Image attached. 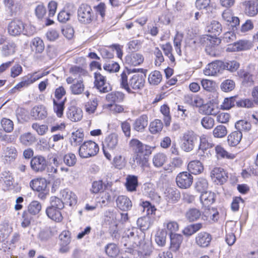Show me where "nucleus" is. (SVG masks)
I'll return each instance as SVG.
<instances>
[{"label": "nucleus", "mask_w": 258, "mask_h": 258, "mask_svg": "<svg viewBox=\"0 0 258 258\" xmlns=\"http://www.w3.org/2000/svg\"><path fill=\"white\" fill-rule=\"evenodd\" d=\"M145 76L142 74H132L128 70H124L120 74L119 79L121 87L128 93H133L132 90L141 89L145 84Z\"/></svg>", "instance_id": "1"}, {"label": "nucleus", "mask_w": 258, "mask_h": 258, "mask_svg": "<svg viewBox=\"0 0 258 258\" xmlns=\"http://www.w3.org/2000/svg\"><path fill=\"white\" fill-rule=\"evenodd\" d=\"M181 149L186 152L191 151L198 141V135L192 131H187L183 134L181 139Z\"/></svg>", "instance_id": "2"}, {"label": "nucleus", "mask_w": 258, "mask_h": 258, "mask_svg": "<svg viewBox=\"0 0 258 258\" xmlns=\"http://www.w3.org/2000/svg\"><path fill=\"white\" fill-rule=\"evenodd\" d=\"M78 21L84 24L90 23L94 19V13L90 6L87 4H81L77 11Z\"/></svg>", "instance_id": "3"}, {"label": "nucleus", "mask_w": 258, "mask_h": 258, "mask_svg": "<svg viewBox=\"0 0 258 258\" xmlns=\"http://www.w3.org/2000/svg\"><path fill=\"white\" fill-rule=\"evenodd\" d=\"M99 151L98 145L92 141L84 142L79 148V153L82 158L94 156Z\"/></svg>", "instance_id": "4"}, {"label": "nucleus", "mask_w": 258, "mask_h": 258, "mask_svg": "<svg viewBox=\"0 0 258 258\" xmlns=\"http://www.w3.org/2000/svg\"><path fill=\"white\" fill-rule=\"evenodd\" d=\"M8 31L10 34L13 36L19 35L21 33L28 36L33 34V32H28L23 23L19 20H14L10 22L8 27Z\"/></svg>", "instance_id": "5"}, {"label": "nucleus", "mask_w": 258, "mask_h": 258, "mask_svg": "<svg viewBox=\"0 0 258 258\" xmlns=\"http://www.w3.org/2000/svg\"><path fill=\"white\" fill-rule=\"evenodd\" d=\"M94 86L101 93H107L111 90L109 84L106 82L105 77L100 73H94Z\"/></svg>", "instance_id": "6"}, {"label": "nucleus", "mask_w": 258, "mask_h": 258, "mask_svg": "<svg viewBox=\"0 0 258 258\" xmlns=\"http://www.w3.org/2000/svg\"><path fill=\"white\" fill-rule=\"evenodd\" d=\"M47 161L45 158L41 155L33 157L30 162L32 170L36 173L43 172L47 167Z\"/></svg>", "instance_id": "7"}, {"label": "nucleus", "mask_w": 258, "mask_h": 258, "mask_svg": "<svg viewBox=\"0 0 258 258\" xmlns=\"http://www.w3.org/2000/svg\"><path fill=\"white\" fill-rule=\"evenodd\" d=\"M210 176L212 181L217 184H222L228 178L227 173L221 167H214L211 171Z\"/></svg>", "instance_id": "8"}, {"label": "nucleus", "mask_w": 258, "mask_h": 258, "mask_svg": "<svg viewBox=\"0 0 258 258\" xmlns=\"http://www.w3.org/2000/svg\"><path fill=\"white\" fill-rule=\"evenodd\" d=\"M177 186L180 188H187L192 183V176L187 172H182L179 173L176 177Z\"/></svg>", "instance_id": "9"}, {"label": "nucleus", "mask_w": 258, "mask_h": 258, "mask_svg": "<svg viewBox=\"0 0 258 258\" xmlns=\"http://www.w3.org/2000/svg\"><path fill=\"white\" fill-rule=\"evenodd\" d=\"M212 235L207 232H201L196 237V243L201 247H207L209 246L212 240Z\"/></svg>", "instance_id": "10"}, {"label": "nucleus", "mask_w": 258, "mask_h": 258, "mask_svg": "<svg viewBox=\"0 0 258 258\" xmlns=\"http://www.w3.org/2000/svg\"><path fill=\"white\" fill-rule=\"evenodd\" d=\"M60 195L64 204L72 206L75 205L77 202L76 195L68 189H64L60 191Z\"/></svg>", "instance_id": "11"}, {"label": "nucleus", "mask_w": 258, "mask_h": 258, "mask_svg": "<svg viewBox=\"0 0 258 258\" xmlns=\"http://www.w3.org/2000/svg\"><path fill=\"white\" fill-rule=\"evenodd\" d=\"M117 207L120 210L127 211L132 207L131 200L125 196H119L116 199Z\"/></svg>", "instance_id": "12"}, {"label": "nucleus", "mask_w": 258, "mask_h": 258, "mask_svg": "<svg viewBox=\"0 0 258 258\" xmlns=\"http://www.w3.org/2000/svg\"><path fill=\"white\" fill-rule=\"evenodd\" d=\"M251 47L250 42L247 40H240L233 44L228 45L227 48L228 51H241L248 49Z\"/></svg>", "instance_id": "13"}, {"label": "nucleus", "mask_w": 258, "mask_h": 258, "mask_svg": "<svg viewBox=\"0 0 258 258\" xmlns=\"http://www.w3.org/2000/svg\"><path fill=\"white\" fill-rule=\"evenodd\" d=\"M219 218V214L217 209L214 208L206 209L203 212L202 219L210 222H215Z\"/></svg>", "instance_id": "14"}, {"label": "nucleus", "mask_w": 258, "mask_h": 258, "mask_svg": "<svg viewBox=\"0 0 258 258\" xmlns=\"http://www.w3.org/2000/svg\"><path fill=\"white\" fill-rule=\"evenodd\" d=\"M47 112L42 105L34 106L31 111V115L36 120L43 119L47 116Z\"/></svg>", "instance_id": "15"}, {"label": "nucleus", "mask_w": 258, "mask_h": 258, "mask_svg": "<svg viewBox=\"0 0 258 258\" xmlns=\"http://www.w3.org/2000/svg\"><path fill=\"white\" fill-rule=\"evenodd\" d=\"M222 19L225 22L229 23L231 27H236L239 24V18L233 16L231 10L226 9L224 10L222 14Z\"/></svg>", "instance_id": "16"}, {"label": "nucleus", "mask_w": 258, "mask_h": 258, "mask_svg": "<svg viewBox=\"0 0 258 258\" xmlns=\"http://www.w3.org/2000/svg\"><path fill=\"white\" fill-rule=\"evenodd\" d=\"M47 184V181L43 178L33 179L30 182V185L33 190L39 192L45 191Z\"/></svg>", "instance_id": "17"}, {"label": "nucleus", "mask_w": 258, "mask_h": 258, "mask_svg": "<svg viewBox=\"0 0 258 258\" xmlns=\"http://www.w3.org/2000/svg\"><path fill=\"white\" fill-rule=\"evenodd\" d=\"M166 200L169 202H175L177 201L180 197L179 191L174 187H167L164 191Z\"/></svg>", "instance_id": "18"}, {"label": "nucleus", "mask_w": 258, "mask_h": 258, "mask_svg": "<svg viewBox=\"0 0 258 258\" xmlns=\"http://www.w3.org/2000/svg\"><path fill=\"white\" fill-rule=\"evenodd\" d=\"M148 118L147 115L143 114L137 118L133 123L134 129L137 132H142L147 126Z\"/></svg>", "instance_id": "19"}, {"label": "nucleus", "mask_w": 258, "mask_h": 258, "mask_svg": "<svg viewBox=\"0 0 258 258\" xmlns=\"http://www.w3.org/2000/svg\"><path fill=\"white\" fill-rule=\"evenodd\" d=\"M196 7L200 9H205L208 13H213L216 9L215 5L211 3V0H196Z\"/></svg>", "instance_id": "20"}, {"label": "nucleus", "mask_w": 258, "mask_h": 258, "mask_svg": "<svg viewBox=\"0 0 258 258\" xmlns=\"http://www.w3.org/2000/svg\"><path fill=\"white\" fill-rule=\"evenodd\" d=\"M219 110L218 107L211 102L204 104L201 106V109H200L201 113L207 115H213L216 116Z\"/></svg>", "instance_id": "21"}, {"label": "nucleus", "mask_w": 258, "mask_h": 258, "mask_svg": "<svg viewBox=\"0 0 258 258\" xmlns=\"http://www.w3.org/2000/svg\"><path fill=\"white\" fill-rule=\"evenodd\" d=\"M244 6L245 13L249 16H254L258 13V8L257 5L253 1H245L243 3Z\"/></svg>", "instance_id": "22"}, {"label": "nucleus", "mask_w": 258, "mask_h": 258, "mask_svg": "<svg viewBox=\"0 0 258 258\" xmlns=\"http://www.w3.org/2000/svg\"><path fill=\"white\" fill-rule=\"evenodd\" d=\"M221 63L219 61L209 63L204 70V74L207 76H215L221 70Z\"/></svg>", "instance_id": "23"}, {"label": "nucleus", "mask_w": 258, "mask_h": 258, "mask_svg": "<svg viewBox=\"0 0 258 258\" xmlns=\"http://www.w3.org/2000/svg\"><path fill=\"white\" fill-rule=\"evenodd\" d=\"M60 210L49 207L46 210V213L50 219L58 222H60L63 218Z\"/></svg>", "instance_id": "24"}, {"label": "nucleus", "mask_w": 258, "mask_h": 258, "mask_svg": "<svg viewBox=\"0 0 258 258\" xmlns=\"http://www.w3.org/2000/svg\"><path fill=\"white\" fill-rule=\"evenodd\" d=\"M170 249L173 251L178 250L183 240V237L180 234H170Z\"/></svg>", "instance_id": "25"}, {"label": "nucleus", "mask_w": 258, "mask_h": 258, "mask_svg": "<svg viewBox=\"0 0 258 258\" xmlns=\"http://www.w3.org/2000/svg\"><path fill=\"white\" fill-rule=\"evenodd\" d=\"M130 145L135 151V153H144L145 152L149 151V147L143 145L139 140L133 139L130 141Z\"/></svg>", "instance_id": "26"}, {"label": "nucleus", "mask_w": 258, "mask_h": 258, "mask_svg": "<svg viewBox=\"0 0 258 258\" xmlns=\"http://www.w3.org/2000/svg\"><path fill=\"white\" fill-rule=\"evenodd\" d=\"M118 144V136L115 134H111L108 135L103 142V148H107L109 149H114Z\"/></svg>", "instance_id": "27"}, {"label": "nucleus", "mask_w": 258, "mask_h": 258, "mask_svg": "<svg viewBox=\"0 0 258 258\" xmlns=\"http://www.w3.org/2000/svg\"><path fill=\"white\" fill-rule=\"evenodd\" d=\"M200 201L205 207H208L215 201V194L210 191H206L202 193Z\"/></svg>", "instance_id": "28"}, {"label": "nucleus", "mask_w": 258, "mask_h": 258, "mask_svg": "<svg viewBox=\"0 0 258 258\" xmlns=\"http://www.w3.org/2000/svg\"><path fill=\"white\" fill-rule=\"evenodd\" d=\"M200 43L207 47L209 45L219 44L220 40L214 36L211 35H205L200 37L199 39Z\"/></svg>", "instance_id": "29"}, {"label": "nucleus", "mask_w": 258, "mask_h": 258, "mask_svg": "<svg viewBox=\"0 0 258 258\" xmlns=\"http://www.w3.org/2000/svg\"><path fill=\"white\" fill-rule=\"evenodd\" d=\"M143 61L144 57L140 53H133L126 57V61L133 66L140 65Z\"/></svg>", "instance_id": "30"}, {"label": "nucleus", "mask_w": 258, "mask_h": 258, "mask_svg": "<svg viewBox=\"0 0 258 258\" xmlns=\"http://www.w3.org/2000/svg\"><path fill=\"white\" fill-rule=\"evenodd\" d=\"M68 117L73 121L80 120L83 116L82 112L80 108L72 106L67 112Z\"/></svg>", "instance_id": "31"}, {"label": "nucleus", "mask_w": 258, "mask_h": 258, "mask_svg": "<svg viewBox=\"0 0 258 258\" xmlns=\"http://www.w3.org/2000/svg\"><path fill=\"white\" fill-rule=\"evenodd\" d=\"M242 138V134L241 132H233L228 136V143L231 146H236L240 143Z\"/></svg>", "instance_id": "32"}, {"label": "nucleus", "mask_w": 258, "mask_h": 258, "mask_svg": "<svg viewBox=\"0 0 258 258\" xmlns=\"http://www.w3.org/2000/svg\"><path fill=\"white\" fill-rule=\"evenodd\" d=\"M188 171L194 174L201 173L204 170L202 163L198 160L190 161L187 166Z\"/></svg>", "instance_id": "33"}, {"label": "nucleus", "mask_w": 258, "mask_h": 258, "mask_svg": "<svg viewBox=\"0 0 258 258\" xmlns=\"http://www.w3.org/2000/svg\"><path fill=\"white\" fill-rule=\"evenodd\" d=\"M19 140L25 146H30L36 142L35 136L31 133H26L21 135Z\"/></svg>", "instance_id": "34"}, {"label": "nucleus", "mask_w": 258, "mask_h": 258, "mask_svg": "<svg viewBox=\"0 0 258 258\" xmlns=\"http://www.w3.org/2000/svg\"><path fill=\"white\" fill-rule=\"evenodd\" d=\"M1 180L4 182L7 189H9L13 186L14 178L9 171H4L1 174Z\"/></svg>", "instance_id": "35"}, {"label": "nucleus", "mask_w": 258, "mask_h": 258, "mask_svg": "<svg viewBox=\"0 0 258 258\" xmlns=\"http://www.w3.org/2000/svg\"><path fill=\"white\" fill-rule=\"evenodd\" d=\"M18 153L14 147L10 146L6 148L4 158L7 163L14 161L17 158Z\"/></svg>", "instance_id": "36"}, {"label": "nucleus", "mask_w": 258, "mask_h": 258, "mask_svg": "<svg viewBox=\"0 0 258 258\" xmlns=\"http://www.w3.org/2000/svg\"><path fill=\"white\" fill-rule=\"evenodd\" d=\"M31 47L36 53H41L44 49V44L42 39L39 37L34 38L31 42Z\"/></svg>", "instance_id": "37"}, {"label": "nucleus", "mask_w": 258, "mask_h": 258, "mask_svg": "<svg viewBox=\"0 0 258 258\" xmlns=\"http://www.w3.org/2000/svg\"><path fill=\"white\" fill-rule=\"evenodd\" d=\"M85 86L82 79L77 81L70 86V90L72 94L75 95L81 94L84 91Z\"/></svg>", "instance_id": "38"}, {"label": "nucleus", "mask_w": 258, "mask_h": 258, "mask_svg": "<svg viewBox=\"0 0 258 258\" xmlns=\"http://www.w3.org/2000/svg\"><path fill=\"white\" fill-rule=\"evenodd\" d=\"M98 105V100L97 98H94L85 103V110L88 114H93L95 112Z\"/></svg>", "instance_id": "39"}, {"label": "nucleus", "mask_w": 258, "mask_h": 258, "mask_svg": "<svg viewBox=\"0 0 258 258\" xmlns=\"http://www.w3.org/2000/svg\"><path fill=\"white\" fill-rule=\"evenodd\" d=\"M138 182L137 177L135 175H128L126 177V187L128 191L136 190Z\"/></svg>", "instance_id": "40"}, {"label": "nucleus", "mask_w": 258, "mask_h": 258, "mask_svg": "<svg viewBox=\"0 0 258 258\" xmlns=\"http://www.w3.org/2000/svg\"><path fill=\"white\" fill-rule=\"evenodd\" d=\"M137 223L141 230H146L152 225L151 218L149 216L141 217L138 219Z\"/></svg>", "instance_id": "41"}, {"label": "nucleus", "mask_w": 258, "mask_h": 258, "mask_svg": "<svg viewBox=\"0 0 258 258\" xmlns=\"http://www.w3.org/2000/svg\"><path fill=\"white\" fill-rule=\"evenodd\" d=\"M207 30L208 32L212 33L216 37L222 32V26L219 22L213 21L207 27Z\"/></svg>", "instance_id": "42"}, {"label": "nucleus", "mask_w": 258, "mask_h": 258, "mask_svg": "<svg viewBox=\"0 0 258 258\" xmlns=\"http://www.w3.org/2000/svg\"><path fill=\"white\" fill-rule=\"evenodd\" d=\"M106 254L110 257H115L119 252V250L117 245L113 243L108 244L105 247Z\"/></svg>", "instance_id": "43"}, {"label": "nucleus", "mask_w": 258, "mask_h": 258, "mask_svg": "<svg viewBox=\"0 0 258 258\" xmlns=\"http://www.w3.org/2000/svg\"><path fill=\"white\" fill-rule=\"evenodd\" d=\"M162 76L159 71H154L151 72L148 77L149 83L152 85H157L161 81Z\"/></svg>", "instance_id": "44"}, {"label": "nucleus", "mask_w": 258, "mask_h": 258, "mask_svg": "<svg viewBox=\"0 0 258 258\" xmlns=\"http://www.w3.org/2000/svg\"><path fill=\"white\" fill-rule=\"evenodd\" d=\"M163 123L160 119H155L152 121L149 125V131L153 134L160 133L163 128Z\"/></svg>", "instance_id": "45"}, {"label": "nucleus", "mask_w": 258, "mask_h": 258, "mask_svg": "<svg viewBox=\"0 0 258 258\" xmlns=\"http://www.w3.org/2000/svg\"><path fill=\"white\" fill-rule=\"evenodd\" d=\"M150 153V151L145 152L144 153H135L133 157L134 162L139 166H143L147 162L145 155Z\"/></svg>", "instance_id": "46"}, {"label": "nucleus", "mask_w": 258, "mask_h": 258, "mask_svg": "<svg viewBox=\"0 0 258 258\" xmlns=\"http://www.w3.org/2000/svg\"><path fill=\"white\" fill-rule=\"evenodd\" d=\"M186 218L189 221L192 222L197 220L201 216L200 211L196 208H192L188 210L185 214Z\"/></svg>", "instance_id": "47"}, {"label": "nucleus", "mask_w": 258, "mask_h": 258, "mask_svg": "<svg viewBox=\"0 0 258 258\" xmlns=\"http://www.w3.org/2000/svg\"><path fill=\"white\" fill-rule=\"evenodd\" d=\"M215 151L218 158L221 157L229 159H233L235 158V155L233 154L228 153L220 145H217L215 147Z\"/></svg>", "instance_id": "48"}, {"label": "nucleus", "mask_w": 258, "mask_h": 258, "mask_svg": "<svg viewBox=\"0 0 258 258\" xmlns=\"http://www.w3.org/2000/svg\"><path fill=\"white\" fill-rule=\"evenodd\" d=\"M123 98L124 94L120 92H111L106 96L107 101L110 102H120Z\"/></svg>", "instance_id": "49"}, {"label": "nucleus", "mask_w": 258, "mask_h": 258, "mask_svg": "<svg viewBox=\"0 0 258 258\" xmlns=\"http://www.w3.org/2000/svg\"><path fill=\"white\" fill-rule=\"evenodd\" d=\"M227 130L226 126L223 125H218L213 131V135L215 138H222L227 134Z\"/></svg>", "instance_id": "50"}, {"label": "nucleus", "mask_w": 258, "mask_h": 258, "mask_svg": "<svg viewBox=\"0 0 258 258\" xmlns=\"http://www.w3.org/2000/svg\"><path fill=\"white\" fill-rule=\"evenodd\" d=\"M161 48L163 50L165 55L167 56L169 58L172 63H174L175 58L172 53V47L171 44L169 42H168L166 44H162Z\"/></svg>", "instance_id": "51"}, {"label": "nucleus", "mask_w": 258, "mask_h": 258, "mask_svg": "<svg viewBox=\"0 0 258 258\" xmlns=\"http://www.w3.org/2000/svg\"><path fill=\"white\" fill-rule=\"evenodd\" d=\"M167 232L161 230L157 231L155 235V241L160 246H163L166 243Z\"/></svg>", "instance_id": "52"}, {"label": "nucleus", "mask_w": 258, "mask_h": 258, "mask_svg": "<svg viewBox=\"0 0 258 258\" xmlns=\"http://www.w3.org/2000/svg\"><path fill=\"white\" fill-rule=\"evenodd\" d=\"M16 44L13 42H10L3 46L2 51L5 56L13 54L16 49Z\"/></svg>", "instance_id": "53"}, {"label": "nucleus", "mask_w": 258, "mask_h": 258, "mask_svg": "<svg viewBox=\"0 0 258 258\" xmlns=\"http://www.w3.org/2000/svg\"><path fill=\"white\" fill-rule=\"evenodd\" d=\"M66 98L62 101H57L55 99H53V109L55 112L56 113L58 117H61L63 114V111L64 109V104L66 100Z\"/></svg>", "instance_id": "54"}, {"label": "nucleus", "mask_w": 258, "mask_h": 258, "mask_svg": "<svg viewBox=\"0 0 258 258\" xmlns=\"http://www.w3.org/2000/svg\"><path fill=\"white\" fill-rule=\"evenodd\" d=\"M166 160V156L163 153H157L154 155L153 158V163L155 166L161 167Z\"/></svg>", "instance_id": "55"}, {"label": "nucleus", "mask_w": 258, "mask_h": 258, "mask_svg": "<svg viewBox=\"0 0 258 258\" xmlns=\"http://www.w3.org/2000/svg\"><path fill=\"white\" fill-rule=\"evenodd\" d=\"M235 126L237 131H240L241 133L242 131H248L251 128L250 123L249 122L243 120L237 121L235 123Z\"/></svg>", "instance_id": "56"}, {"label": "nucleus", "mask_w": 258, "mask_h": 258, "mask_svg": "<svg viewBox=\"0 0 258 258\" xmlns=\"http://www.w3.org/2000/svg\"><path fill=\"white\" fill-rule=\"evenodd\" d=\"M41 209V204L36 201H32L28 206L29 212L34 215L39 213Z\"/></svg>", "instance_id": "57"}, {"label": "nucleus", "mask_w": 258, "mask_h": 258, "mask_svg": "<svg viewBox=\"0 0 258 258\" xmlns=\"http://www.w3.org/2000/svg\"><path fill=\"white\" fill-rule=\"evenodd\" d=\"M201 123L203 127L207 130H210L214 127L215 120L214 118L207 115L202 119Z\"/></svg>", "instance_id": "58"}, {"label": "nucleus", "mask_w": 258, "mask_h": 258, "mask_svg": "<svg viewBox=\"0 0 258 258\" xmlns=\"http://www.w3.org/2000/svg\"><path fill=\"white\" fill-rule=\"evenodd\" d=\"M200 143L199 146V149L205 151L209 148L212 147V144L208 142V138L205 135H202L200 138Z\"/></svg>", "instance_id": "59"}, {"label": "nucleus", "mask_w": 258, "mask_h": 258, "mask_svg": "<svg viewBox=\"0 0 258 258\" xmlns=\"http://www.w3.org/2000/svg\"><path fill=\"white\" fill-rule=\"evenodd\" d=\"M70 72L75 76H85L87 75L88 72L81 67L74 66L70 69Z\"/></svg>", "instance_id": "60"}, {"label": "nucleus", "mask_w": 258, "mask_h": 258, "mask_svg": "<svg viewBox=\"0 0 258 258\" xmlns=\"http://www.w3.org/2000/svg\"><path fill=\"white\" fill-rule=\"evenodd\" d=\"M160 111L164 115L163 120L165 126H169L171 121V117L169 115V108L167 105H164L161 107Z\"/></svg>", "instance_id": "61"}, {"label": "nucleus", "mask_w": 258, "mask_h": 258, "mask_svg": "<svg viewBox=\"0 0 258 258\" xmlns=\"http://www.w3.org/2000/svg\"><path fill=\"white\" fill-rule=\"evenodd\" d=\"M208 187V183L206 179L204 178H200L196 182V189L202 193L206 191Z\"/></svg>", "instance_id": "62"}, {"label": "nucleus", "mask_w": 258, "mask_h": 258, "mask_svg": "<svg viewBox=\"0 0 258 258\" xmlns=\"http://www.w3.org/2000/svg\"><path fill=\"white\" fill-rule=\"evenodd\" d=\"M235 87V83L231 80H226L221 84V88L224 92L232 91Z\"/></svg>", "instance_id": "63"}, {"label": "nucleus", "mask_w": 258, "mask_h": 258, "mask_svg": "<svg viewBox=\"0 0 258 258\" xmlns=\"http://www.w3.org/2000/svg\"><path fill=\"white\" fill-rule=\"evenodd\" d=\"M64 163L69 166H74L77 161V159L75 154L73 153H68L63 156Z\"/></svg>", "instance_id": "64"}]
</instances>
